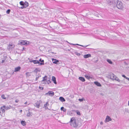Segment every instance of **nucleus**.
I'll return each instance as SVG.
<instances>
[{
    "mask_svg": "<svg viewBox=\"0 0 129 129\" xmlns=\"http://www.w3.org/2000/svg\"><path fill=\"white\" fill-rule=\"evenodd\" d=\"M27 117H29L30 116H31V113L29 112V111H28V112L27 113Z\"/></svg>",
    "mask_w": 129,
    "mask_h": 129,
    "instance_id": "27",
    "label": "nucleus"
},
{
    "mask_svg": "<svg viewBox=\"0 0 129 129\" xmlns=\"http://www.w3.org/2000/svg\"><path fill=\"white\" fill-rule=\"evenodd\" d=\"M61 110L62 111H63L64 112H66V110L63 107H62L61 108Z\"/></svg>",
    "mask_w": 129,
    "mask_h": 129,
    "instance_id": "28",
    "label": "nucleus"
},
{
    "mask_svg": "<svg viewBox=\"0 0 129 129\" xmlns=\"http://www.w3.org/2000/svg\"><path fill=\"white\" fill-rule=\"evenodd\" d=\"M76 54L78 56H80V53H76Z\"/></svg>",
    "mask_w": 129,
    "mask_h": 129,
    "instance_id": "39",
    "label": "nucleus"
},
{
    "mask_svg": "<svg viewBox=\"0 0 129 129\" xmlns=\"http://www.w3.org/2000/svg\"><path fill=\"white\" fill-rule=\"evenodd\" d=\"M83 99H79L78 100L80 102H82V101H83Z\"/></svg>",
    "mask_w": 129,
    "mask_h": 129,
    "instance_id": "35",
    "label": "nucleus"
},
{
    "mask_svg": "<svg viewBox=\"0 0 129 129\" xmlns=\"http://www.w3.org/2000/svg\"><path fill=\"white\" fill-rule=\"evenodd\" d=\"M42 101L41 100L38 101L34 104V106L37 108H39L40 104L42 103Z\"/></svg>",
    "mask_w": 129,
    "mask_h": 129,
    "instance_id": "3",
    "label": "nucleus"
},
{
    "mask_svg": "<svg viewBox=\"0 0 129 129\" xmlns=\"http://www.w3.org/2000/svg\"><path fill=\"white\" fill-rule=\"evenodd\" d=\"M21 124L23 126H25L26 125V123L24 121H21Z\"/></svg>",
    "mask_w": 129,
    "mask_h": 129,
    "instance_id": "23",
    "label": "nucleus"
},
{
    "mask_svg": "<svg viewBox=\"0 0 129 129\" xmlns=\"http://www.w3.org/2000/svg\"><path fill=\"white\" fill-rule=\"evenodd\" d=\"M52 81H53L54 83L55 84H56L57 82L56 81L55 78L54 76H52Z\"/></svg>",
    "mask_w": 129,
    "mask_h": 129,
    "instance_id": "19",
    "label": "nucleus"
},
{
    "mask_svg": "<svg viewBox=\"0 0 129 129\" xmlns=\"http://www.w3.org/2000/svg\"><path fill=\"white\" fill-rule=\"evenodd\" d=\"M39 61L41 62L39 63L40 65H42L44 64V60H42L40 58L39 60Z\"/></svg>",
    "mask_w": 129,
    "mask_h": 129,
    "instance_id": "15",
    "label": "nucleus"
},
{
    "mask_svg": "<svg viewBox=\"0 0 129 129\" xmlns=\"http://www.w3.org/2000/svg\"><path fill=\"white\" fill-rule=\"evenodd\" d=\"M21 69V67H17L15 68V70L14 71L15 72H17L19 71Z\"/></svg>",
    "mask_w": 129,
    "mask_h": 129,
    "instance_id": "12",
    "label": "nucleus"
},
{
    "mask_svg": "<svg viewBox=\"0 0 129 129\" xmlns=\"http://www.w3.org/2000/svg\"><path fill=\"white\" fill-rule=\"evenodd\" d=\"M91 57V55L90 54H88L85 55H84V58H86L89 57Z\"/></svg>",
    "mask_w": 129,
    "mask_h": 129,
    "instance_id": "14",
    "label": "nucleus"
},
{
    "mask_svg": "<svg viewBox=\"0 0 129 129\" xmlns=\"http://www.w3.org/2000/svg\"><path fill=\"white\" fill-rule=\"evenodd\" d=\"M28 41H27L26 40H21L19 41V44L21 45H25L27 44V42Z\"/></svg>",
    "mask_w": 129,
    "mask_h": 129,
    "instance_id": "5",
    "label": "nucleus"
},
{
    "mask_svg": "<svg viewBox=\"0 0 129 129\" xmlns=\"http://www.w3.org/2000/svg\"><path fill=\"white\" fill-rule=\"evenodd\" d=\"M39 77H40L39 76L37 77H36V79H35V80L36 81H37L38 79V78H39Z\"/></svg>",
    "mask_w": 129,
    "mask_h": 129,
    "instance_id": "37",
    "label": "nucleus"
},
{
    "mask_svg": "<svg viewBox=\"0 0 129 129\" xmlns=\"http://www.w3.org/2000/svg\"><path fill=\"white\" fill-rule=\"evenodd\" d=\"M30 62H33L34 64H39L40 63V62L39 61L37 60H30Z\"/></svg>",
    "mask_w": 129,
    "mask_h": 129,
    "instance_id": "8",
    "label": "nucleus"
},
{
    "mask_svg": "<svg viewBox=\"0 0 129 129\" xmlns=\"http://www.w3.org/2000/svg\"><path fill=\"white\" fill-rule=\"evenodd\" d=\"M3 107H2L0 109V114L1 115L4 112H5V110L4 109H3Z\"/></svg>",
    "mask_w": 129,
    "mask_h": 129,
    "instance_id": "11",
    "label": "nucleus"
},
{
    "mask_svg": "<svg viewBox=\"0 0 129 129\" xmlns=\"http://www.w3.org/2000/svg\"><path fill=\"white\" fill-rule=\"evenodd\" d=\"M47 76H45L43 77V79L42 80V81H44L46 80V78H47Z\"/></svg>",
    "mask_w": 129,
    "mask_h": 129,
    "instance_id": "31",
    "label": "nucleus"
},
{
    "mask_svg": "<svg viewBox=\"0 0 129 129\" xmlns=\"http://www.w3.org/2000/svg\"><path fill=\"white\" fill-rule=\"evenodd\" d=\"M125 79H127V80H128L129 81V78H128L126 77V78H125Z\"/></svg>",
    "mask_w": 129,
    "mask_h": 129,
    "instance_id": "42",
    "label": "nucleus"
},
{
    "mask_svg": "<svg viewBox=\"0 0 129 129\" xmlns=\"http://www.w3.org/2000/svg\"><path fill=\"white\" fill-rule=\"evenodd\" d=\"M27 102H26L24 104H27Z\"/></svg>",
    "mask_w": 129,
    "mask_h": 129,
    "instance_id": "45",
    "label": "nucleus"
},
{
    "mask_svg": "<svg viewBox=\"0 0 129 129\" xmlns=\"http://www.w3.org/2000/svg\"><path fill=\"white\" fill-rule=\"evenodd\" d=\"M5 61V60H2V63H3Z\"/></svg>",
    "mask_w": 129,
    "mask_h": 129,
    "instance_id": "43",
    "label": "nucleus"
},
{
    "mask_svg": "<svg viewBox=\"0 0 129 129\" xmlns=\"http://www.w3.org/2000/svg\"><path fill=\"white\" fill-rule=\"evenodd\" d=\"M23 6L26 8L28 6V4L27 2H25L24 3Z\"/></svg>",
    "mask_w": 129,
    "mask_h": 129,
    "instance_id": "21",
    "label": "nucleus"
},
{
    "mask_svg": "<svg viewBox=\"0 0 129 129\" xmlns=\"http://www.w3.org/2000/svg\"><path fill=\"white\" fill-rule=\"evenodd\" d=\"M112 1V0H108V2L109 5H111L113 4V2Z\"/></svg>",
    "mask_w": 129,
    "mask_h": 129,
    "instance_id": "24",
    "label": "nucleus"
},
{
    "mask_svg": "<svg viewBox=\"0 0 129 129\" xmlns=\"http://www.w3.org/2000/svg\"><path fill=\"white\" fill-rule=\"evenodd\" d=\"M67 42L68 43H69V42H68L67 41ZM70 43H69L70 44Z\"/></svg>",
    "mask_w": 129,
    "mask_h": 129,
    "instance_id": "50",
    "label": "nucleus"
},
{
    "mask_svg": "<svg viewBox=\"0 0 129 129\" xmlns=\"http://www.w3.org/2000/svg\"><path fill=\"white\" fill-rule=\"evenodd\" d=\"M70 44L71 45H79V46H82V47H87V46H88V45H86V46H83V45H79V44H74L73 43H70Z\"/></svg>",
    "mask_w": 129,
    "mask_h": 129,
    "instance_id": "16",
    "label": "nucleus"
},
{
    "mask_svg": "<svg viewBox=\"0 0 129 129\" xmlns=\"http://www.w3.org/2000/svg\"><path fill=\"white\" fill-rule=\"evenodd\" d=\"M85 76L88 79H89L91 78L90 76L87 74L85 75Z\"/></svg>",
    "mask_w": 129,
    "mask_h": 129,
    "instance_id": "25",
    "label": "nucleus"
},
{
    "mask_svg": "<svg viewBox=\"0 0 129 129\" xmlns=\"http://www.w3.org/2000/svg\"><path fill=\"white\" fill-rule=\"evenodd\" d=\"M122 77H124L125 78H126V77L124 75H122Z\"/></svg>",
    "mask_w": 129,
    "mask_h": 129,
    "instance_id": "41",
    "label": "nucleus"
},
{
    "mask_svg": "<svg viewBox=\"0 0 129 129\" xmlns=\"http://www.w3.org/2000/svg\"><path fill=\"white\" fill-rule=\"evenodd\" d=\"M19 111L21 113L22 111V110H20Z\"/></svg>",
    "mask_w": 129,
    "mask_h": 129,
    "instance_id": "44",
    "label": "nucleus"
},
{
    "mask_svg": "<svg viewBox=\"0 0 129 129\" xmlns=\"http://www.w3.org/2000/svg\"><path fill=\"white\" fill-rule=\"evenodd\" d=\"M25 8V7H24L23 6H22L20 8L22 9H23L24 8Z\"/></svg>",
    "mask_w": 129,
    "mask_h": 129,
    "instance_id": "36",
    "label": "nucleus"
},
{
    "mask_svg": "<svg viewBox=\"0 0 129 129\" xmlns=\"http://www.w3.org/2000/svg\"><path fill=\"white\" fill-rule=\"evenodd\" d=\"M79 79L82 82H84L85 81V78L82 77H80L79 78Z\"/></svg>",
    "mask_w": 129,
    "mask_h": 129,
    "instance_id": "18",
    "label": "nucleus"
},
{
    "mask_svg": "<svg viewBox=\"0 0 129 129\" xmlns=\"http://www.w3.org/2000/svg\"><path fill=\"white\" fill-rule=\"evenodd\" d=\"M47 94H49L51 96H53L54 95V92L52 91H49L46 93Z\"/></svg>",
    "mask_w": 129,
    "mask_h": 129,
    "instance_id": "10",
    "label": "nucleus"
},
{
    "mask_svg": "<svg viewBox=\"0 0 129 129\" xmlns=\"http://www.w3.org/2000/svg\"><path fill=\"white\" fill-rule=\"evenodd\" d=\"M24 3L23 1H21L20 2V4L21 6H23Z\"/></svg>",
    "mask_w": 129,
    "mask_h": 129,
    "instance_id": "32",
    "label": "nucleus"
},
{
    "mask_svg": "<svg viewBox=\"0 0 129 129\" xmlns=\"http://www.w3.org/2000/svg\"><path fill=\"white\" fill-rule=\"evenodd\" d=\"M59 99L60 101L61 102H65L66 101V100L65 99L62 97H60L59 98Z\"/></svg>",
    "mask_w": 129,
    "mask_h": 129,
    "instance_id": "17",
    "label": "nucleus"
},
{
    "mask_svg": "<svg viewBox=\"0 0 129 129\" xmlns=\"http://www.w3.org/2000/svg\"><path fill=\"white\" fill-rule=\"evenodd\" d=\"M114 80L117 81L119 82H120V80L116 76V77H115V78L114 79Z\"/></svg>",
    "mask_w": 129,
    "mask_h": 129,
    "instance_id": "30",
    "label": "nucleus"
},
{
    "mask_svg": "<svg viewBox=\"0 0 129 129\" xmlns=\"http://www.w3.org/2000/svg\"><path fill=\"white\" fill-rule=\"evenodd\" d=\"M2 98L4 99H6V97H5V95L4 94H3L2 95Z\"/></svg>",
    "mask_w": 129,
    "mask_h": 129,
    "instance_id": "33",
    "label": "nucleus"
},
{
    "mask_svg": "<svg viewBox=\"0 0 129 129\" xmlns=\"http://www.w3.org/2000/svg\"><path fill=\"white\" fill-rule=\"evenodd\" d=\"M39 88L43 90V87H39Z\"/></svg>",
    "mask_w": 129,
    "mask_h": 129,
    "instance_id": "38",
    "label": "nucleus"
},
{
    "mask_svg": "<svg viewBox=\"0 0 129 129\" xmlns=\"http://www.w3.org/2000/svg\"><path fill=\"white\" fill-rule=\"evenodd\" d=\"M116 76L114 75L113 74L111 73L109 74L108 75V77L113 80H114L115 78L116 77Z\"/></svg>",
    "mask_w": 129,
    "mask_h": 129,
    "instance_id": "4",
    "label": "nucleus"
},
{
    "mask_svg": "<svg viewBox=\"0 0 129 129\" xmlns=\"http://www.w3.org/2000/svg\"><path fill=\"white\" fill-rule=\"evenodd\" d=\"M11 106H10V107H8V106H3V107L5 109H6V110H8L10 109V107H11Z\"/></svg>",
    "mask_w": 129,
    "mask_h": 129,
    "instance_id": "22",
    "label": "nucleus"
},
{
    "mask_svg": "<svg viewBox=\"0 0 129 129\" xmlns=\"http://www.w3.org/2000/svg\"><path fill=\"white\" fill-rule=\"evenodd\" d=\"M52 60L53 62V63L54 64H58V62L59 61V60H57L56 59H54V58L52 59Z\"/></svg>",
    "mask_w": 129,
    "mask_h": 129,
    "instance_id": "9",
    "label": "nucleus"
},
{
    "mask_svg": "<svg viewBox=\"0 0 129 129\" xmlns=\"http://www.w3.org/2000/svg\"><path fill=\"white\" fill-rule=\"evenodd\" d=\"M48 81H49V82H50V83L51 82V81H50V80H48Z\"/></svg>",
    "mask_w": 129,
    "mask_h": 129,
    "instance_id": "47",
    "label": "nucleus"
},
{
    "mask_svg": "<svg viewBox=\"0 0 129 129\" xmlns=\"http://www.w3.org/2000/svg\"><path fill=\"white\" fill-rule=\"evenodd\" d=\"M15 46V45L12 43H10L9 45L8 49H12L14 48Z\"/></svg>",
    "mask_w": 129,
    "mask_h": 129,
    "instance_id": "6",
    "label": "nucleus"
},
{
    "mask_svg": "<svg viewBox=\"0 0 129 129\" xmlns=\"http://www.w3.org/2000/svg\"><path fill=\"white\" fill-rule=\"evenodd\" d=\"M47 83H48V84H49V83H48V82H47Z\"/></svg>",
    "mask_w": 129,
    "mask_h": 129,
    "instance_id": "49",
    "label": "nucleus"
},
{
    "mask_svg": "<svg viewBox=\"0 0 129 129\" xmlns=\"http://www.w3.org/2000/svg\"><path fill=\"white\" fill-rule=\"evenodd\" d=\"M107 61L110 64H112L113 62L111 60L109 59H107Z\"/></svg>",
    "mask_w": 129,
    "mask_h": 129,
    "instance_id": "26",
    "label": "nucleus"
},
{
    "mask_svg": "<svg viewBox=\"0 0 129 129\" xmlns=\"http://www.w3.org/2000/svg\"><path fill=\"white\" fill-rule=\"evenodd\" d=\"M75 111L76 113L78 115H80L81 114L80 112L78 110Z\"/></svg>",
    "mask_w": 129,
    "mask_h": 129,
    "instance_id": "29",
    "label": "nucleus"
},
{
    "mask_svg": "<svg viewBox=\"0 0 129 129\" xmlns=\"http://www.w3.org/2000/svg\"><path fill=\"white\" fill-rule=\"evenodd\" d=\"M10 9H8V10L7 11H6V13L7 14H9L10 13Z\"/></svg>",
    "mask_w": 129,
    "mask_h": 129,
    "instance_id": "34",
    "label": "nucleus"
},
{
    "mask_svg": "<svg viewBox=\"0 0 129 129\" xmlns=\"http://www.w3.org/2000/svg\"><path fill=\"white\" fill-rule=\"evenodd\" d=\"M103 122H100V124H103Z\"/></svg>",
    "mask_w": 129,
    "mask_h": 129,
    "instance_id": "46",
    "label": "nucleus"
},
{
    "mask_svg": "<svg viewBox=\"0 0 129 129\" xmlns=\"http://www.w3.org/2000/svg\"><path fill=\"white\" fill-rule=\"evenodd\" d=\"M111 120L112 119L110 117L108 116H107L106 117L105 122H109V121H111Z\"/></svg>",
    "mask_w": 129,
    "mask_h": 129,
    "instance_id": "7",
    "label": "nucleus"
},
{
    "mask_svg": "<svg viewBox=\"0 0 129 129\" xmlns=\"http://www.w3.org/2000/svg\"><path fill=\"white\" fill-rule=\"evenodd\" d=\"M128 105L129 106V101H128Z\"/></svg>",
    "mask_w": 129,
    "mask_h": 129,
    "instance_id": "48",
    "label": "nucleus"
},
{
    "mask_svg": "<svg viewBox=\"0 0 129 129\" xmlns=\"http://www.w3.org/2000/svg\"><path fill=\"white\" fill-rule=\"evenodd\" d=\"M94 83L96 85L98 86H101V84L99 82L96 81L94 82Z\"/></svg>",
    "mask_w": 129,
    "mask_h": 129,
    "instance_id": "20",
    "label": "nucleus"
},
{
    "mask_svg": "<svg viewBox=\"0 0 129 129\" xmlns=\"http://www.w3.org/2000/svg\"><path fill=\"white\" fill-rule=\"evenodd\" d=\"M117 2L116 6L119 9H122L123 8V4L122 3L119 1H117Z\"/></svg>",
    "mask_w": 129,
    "mask_h": 129,
    "instance_id": "2",
    "label": "nucleus"
},
{
    "mask_svg": "<svg viewBox=\"0 0 129 129\" xmlns=\"http://www.w3.org/2000/svg\"><path fill=\"white\" fill-rule=\"evenodd\" d=\"M19 101V100L18 99H16L15 101V102L16 103H18Z\"/></svg>",
    "mask_w": 129,
    "mask_h": 129,
    "instance_id": "40",
    "label": "nucleus"
},
{
    "mask_svg": "<svg viewBox=\"0 0 129 129\" xmlns=\"http://www.w3.org/2000/svg\"><path fill=\"white\" fill-rule=\"evenodd\" d=\"M70 122V125L73 126L74 127H77L78 126L77 120L75 117L71 118Z\"/></svg>",
    "mask_w": 129,
    "mask_h": 129,
    "instance_id": "1",
    "label": "nucleus"
},
{
    "mask_svg": "<svg viewBox=\"0 0 129 129\" xmlns=\"http://www.w3.org/2000/svg\"><path fill=\"white\" fill-rule=\"evenodd\" d=\"M49 104L48 102H47L44 105V108L45 109H48V107L47 106H48Z\"/></svg>",
    "mask_w": 129,
    "mask_h": 129,
    "instance_id": "13",
    "label": "nucleus"
}]
</instances>
